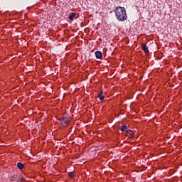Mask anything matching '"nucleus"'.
<instances>
[{
	"instance_id": "obj_9",
	"label": "nucleus",
	"mask_w": 182,
	"mask_h": 182,
	"mask_svg": "<svg viewBox=\"0 0 182 182\" xmlns=\"http://www.w3.org/2000/svg\"><path fill=\"white\" fill-rule=\"evenodd\" d=\"M121 132H127V125H122L120 127Z\"/></svg>"
},
{
	"instance_id": "obj_11",
	"label": "nucleus",
	"mask_w": 182,
	"mask_h": 182,
	"mask_svg": "<svg viewBox=\"0 0 182 182\" xmlns=\"http://www.w3.org/2000/svg\"><path fill=\"white\" fill-rule=\"evenodd\" d=\"M24 180H25V178H23V177H21V181H24Z\"/></svg>"
},
{
	"instance_id": "obj_2",
	"label": "nucleus",
	"mask_w": 182,
	"mask_h": 182,
	"mask_svg": "<svg viewBox=\"0 0 182 182\" xmlns=\"http://www.w3.org/2000/svg\"><path fill=\"white\" fill-rule=\"evenodd\" d=\"M126 136L129 139H133L134 137V132H133L132 130L128 129L127 130Z\"/></svg>"
},
{
	"instance_id": "obj_6",
	"label": "nucleus",
	"mask_w": 182,
	"mask_h": 182,
	"mask_svg": "<svg viewBox=\"0 0 182 182\" xmlns=\"http://www.w3.org/2000/svg\"><path fill=\"white\" fill-rule=\"evenodd\" d=\"M60 120H61V124L63 125L69 124V119H68V118L63 117Z\"/></svg>"
},
{
	"instance_id": "obj_5",
	"label": "nucleus",
	"mask_w": 182,
	"mask_h": 182,
	"mask_svg": "<svg viewBox=\"0 0 182 182\" xmlns=\"http://www.w3.org/2000/svg\"><path fill=\"white\" fill-rule=\"evenodd\" d=\"M141 48L144 53H149V47L146 44H141Z\"/></svg>"
},
{
	"instance_id": "obj_7",
	"label": "nucleus",
	"mask_w": 182,
	"mask_h": 182,
	"mask_svg": "<svg viewBox=\"0 0 182 182\" xmlns=\"http://www.w3.org/2000/svg\"><path fill=\"white\" fill-rule=\"evenodd\" d=\"M17 167L18 168H19V170H23V168H24L25 165H23V164L18 162L17 163Z\"/></svg>"
},
{
	"instance_id": "obj_8",
	"label": "nucleus",
	"mask_w": 182,
	"mask_h": 182,
	"mask_svg": "<svg viewBox=\"0 0 182 182\" xmlns=\"http://www.w3.org/2000/svg\"><path fill=\"white\" fill-rule=\"evenodd\" d=\"M76 16V13H72L70 16H69V19L70 21L72 22L73 21V18H75Z\"/></svg>"
},
{
	"instance_id": "obj_3",
	"label": "nucleus",
	"mask_w": 182,
	"mask_h": 182,
	"mask_svg": "<svg viewBox=\"0 0 182 182\" xmlns=\"http://www.w3.org/2000/svg\"><path fill=\"white\" fill-rule=\"evenodd\" d=\"M97 97L101 100V102H103L105 100V96L103 95V90L100 91Z\"/></svg>"
},
{
	"instance_id": "obj_1",
	"label": "nucleus",
	"mask_w": 182,
	"mask_h": 182,
	"mask_svg": "<svg viewBox=\"0 0 182 182\" xmlns=\"http://www.w3.org/2000/svg\"><path fill=\"white\" fill-rule=\"evenodd\" d=\"M114 12L117 20L123 22L127 19V14H126V9L124 7H116Z\"/></svg>"
},
{
	"instance_id": "obj_10",
	"label": "nucleus",
	"mask_w": 182,
	"mask_h": 182,
	"mask_svg": "<svg viewBox=\"0 0 182 182\" xmlns=\"http://www.w3.org/2000/svg\"><path fill=\"white\" fill-rule=\"evenodd\" d=\"M68 177H70V178H75V174H73V172H69L68 173Z\"/></svg>"
},
{
	"instance_id": "obj_4",
	"label": "nucleus",
	"mask_w": 182,
	"mask_h": 182,
	"mask_svg": "<svg viewBox=\"0 0 182 182\" xmlns=\"http://www.w3.org/2000/svg\"><path fill=\"white\" fill-rule=\"evenodd\" d=\"M95 57L97 59H102V58H103V53H102L101 51H96Z\"/></svg>"
}]
</instances>
